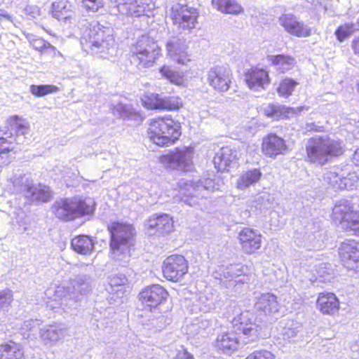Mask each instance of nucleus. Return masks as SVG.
Here are the masks:
<instances>
[{"instance_id":"obj_9","label":"nucleus","mask_w":359,"mask_h":359,"mask_svg":"<svg viewBox=\"0 0 359 359\" xmlns=\"http://www.w3.org/2000/svg\"><path fill=\"white\" fill-rule=\"evenodd\" d=\"M332 219L347 232L359 235V212L346 199L337 201L332 209Z\"/></svg>"},{"instance_id":"obj_53","label":"nucleus","mask_w":359,"mask_h":359,"mask_svg":"<svg viewBox=\"0 0 359 359\" xmlns=\"http://www.w3.org/2000/svg\"><path fill=\"white\" fill-rule=\"evenodd\" d=\"M4 21L13 22V18L6 11L0 10V24Z\"/></svg>"},{"instance_id":"obj_17","label":"nucleus","mask_w":359,"mask_h":359,"mask_svg":"<svg viewBox=\"0 0 359 359\" xmlns=\"http://www.w3.org/2000/svg\"><path fill=\"white\" fill-rule=\"evenodd\" d=\"M278 22L287 33L297 37H308L311 34V28L292 13L281 15Z\"/></svg>"},{"instance_id":"obj_39","label":"nucleus","mask_w":359,"mask_h":359,"mask_svg":"<svg viewBox=\"0 0 359 359\" xmlns=\"http://www.w3.org/2000/svg\"><path fill=\"white\" fill-rule=\"evenodd\" d=\"M27 39L30 45L36 50L42 53H55V48L48 41L41 38H36L32 35L27 36Z\"/></svg>"},{"instance_id":"obj_14","label":"nucleus","mask_w":359,"mask_h":359,"mask_svg":"<svg viewBox=\"0 0 359 359\" xmlns=\"http://www.w3.org/2000/svg\"><path fill=\"white\" fill-rule=\"evenodd\" d=\"M188 49V43L183 37L172 36L166 41L167 55L177 64L187 65L191 61V55Z\"/></svg>"},{"instance_id":"obj_23","label":"nucleus","mask_w":359,"mask_h":359,"mask_svg":"<svg viewBox=\"0 0 359 359\" xmlns=\"http://www.w3.org/2000/svg\"><path fill=\"white\" fill-rule=\"evenodd\" d=\"M257 311L266 316H273L276 318L279 316L280 304L277 297L272 293H262L257 297L255 304Z\"/></svg>"},{"instance_id":"obj_57","label":"nucleus","mask_w":359,"mask_h":359,"mask_svg":"<svg viewBox=\"0 0 359 359\" xmlns=\"http://www.w3.org/2000/svg\"><path fill=\"white\" fill-rule=\"evenodd\" d=\"M353 163L355 165L359 166V148L354 153Z\"/></svg>"},{"instance_id":"obj_13","label":"nucleus","mask_w":359,"mask_h":359,"mask_svg":"<svg viewBox=\"0 0 359 359\" xmlns=\"http://www.w3.org/2000/svg\"><path fill=\"white\" fill-rule=\"evenodd\" d=\"M142 104L149 109L177 110L182 107V100L176 96L148 93L142 99Z\"/></svg>"},{"instance_id":"obj_10","label":"nucleus","mask_w":359,"mask_h":359,"mask_svg":"<svg viewBox=\"0 0 359 359\" xmlns=\"http://www.w3.org/2000/svg\"><path fill=\"white\" fill-rule=\"evenodd\" d=\"M194 149L192 147L177 148L160 158L161 163L166 167L180 171H190L193 167Z\"/></svg>"},{"instance_id":"obj_37","label":"nucleus","mask_w":359,"mask_h":359,"mask_svg":"<svg viewBox=\"0 0 359 359\" xmlns=\"http://www.w3.org/2000/svg\"><path fill=\"white\" fill-rule=\"evenodd\" d=\"M219 272L224 278L232 280L244 273V266L241 264L222 266L219 267Z\"/></svg>"},{"instance_id":"obj_8","label":"nucleus","mask_w":359,"mask_h":359,"mask_svg":"<svg viewBox=\"0 0 359 359\" xmlns=\"http://www.w3.org/2000/svg\"><path fill=\"white\" fill-rule=\"evenodd\" d=\"M53 212L60 219L72 220L93 213V202L90 198L83 200L79 197L66 198L56 202L53 206Z\"/></svg>"},{"instance_id":"obj_41","label":"nucleus","mask_w":359,"mask_h":359,"mask_svg":"<svg viewBox=\"0 0 359 359\" xmlns=\"http://www.w3.org/2000/svg\"><path fill=\"white\" fill-rule=\"evenodd\" d=\"M111 109L114 115L123 119H133L137 115L132 107L123 104H118L114 106Z\"/></svg>"},{"instance_id":"obj_20","label":"nucleus","mask_w":359,"mask_h":359,"mask_svg":"<svg viewBox=\"0 0 359 359\" xmlns=\"http://www.w3.org/2000/svg\"><path fill=\"white\" fill-rule=\"evenodd\" d=\"M168 297L167 291L159 285L147 287L140 293V300L148 308H156Z\"/></svg>"},{"instance_id":"obj_52","label":"nucleus","mask_w":359,"mask_h":359,"mask_svg":"<svg viewBox=\"0 0 359 359\" xmlns=\"http://www.w3.org/2000/svg\"><path fill=\"white\" fill-rule=\"evenodd\" d=\"M84 7L88 11L96 12L103 6L102 0H82Z\"/></svg>"},{"instance_id":"obj_30","label":"nucleus","mask_w":359,"mask_h":359,"mask_svg":"<svg viewBox=\"0 0 359 359\" xmlns=\"http://www.w3.org/2000/svg\"><path fill=\"white\" fill-rule=\"evenodd\" d=\"M0 359H25V356L20 344L10 341L0 345Z\"/></svg>"},{"instance_id":"obj_28","label":"nucleus","mask_w":359,"mask_h":359,"mask_svg":"<svg viewBox=\"0 0 359 359\" xmlns=\"http://www.w3.org/2000/svg\"><path fill=\"white\" fill-rule=\"evenodd\" d=\"M236 151H233L229 147H222L215 154L213 163L218 171L224 172L227 170L231 164L236 163Z\"/></svg>"},{"instance_id":"obj_42","label":"nucleus","mask_w":359,"mask_h":359,"mask_svg":"<svg viewBox=\"0 0 359 359\" xmlns=\"http://www.w3.org/2000/svg\"><path fill=\"white\" fill-rule=\"evenodd\" d=\"M358 185V177L355 172H349L347 176L343 175L341 179H339V190H352Z\"/></svg>"},{"instance_id":"obj_43","label":"nucleus","mask_w":359,"mask_h":359,"mask_svg":"<svg viewBox=\"0 0 359 359\" xmlns=\"http://www.w3.org/2000/svg\"><path fill=\"white\" fill-rule=\"evenodd\" d=\"M342 175L338 172V168H332L326 171L323 175V180L333 189H339V179Z\"/></svg>"},{"instance_id":"obj_25","label":"nucleus","mask_w":359,"mask_h":359,"mask_svg":"<svg viewBox=\"0 0 359 359\" xmlns=\"http://www.w3.org/2000/svg\"><path fill=\"white\" fill-rule=\"evenodd\" d=\"M40 338L46 345L53 346L62 340L67 330L62 325H50L39 328Z\"/></svg>"},{"instance_id":"obj_55","label":"nucleus","mask_w":359,"mask_h":359,"mask_svg":"<svg viewBox=\"0 0 359 359\" xmlns=\"http://www.w3.org/2000/svg\"><path fill=\"white\" fill-rule=\"evenodd\" d=\"M177 359H194V358L187 351H182L178 353Z\"/></svg>"},{"instance_id":"obj_7","label":"nucleus","mask_w":359,"mask_h":359,"mask_svg":"<svg viewBox=\"0 0 359 359\" xmlns=\"http://www.w3.org/2000/svg\"><path fill=\"white\" fill-rule=\"evenodd\" d=\"M161 54V48L151 37L143 35L130 47L132 61L138 69L151 67Z\"/></svg>"},{"instance_id":"obj_29","label":"nucleus","mask_w":359,"mask_h":359,"mask_svg":"<svg viewBox=\"0 0 359 359\" xmlns=\"http://www.w3.org/2000/svg\"><path fill=\"white\" fill-rule=\"evenodd\" d=\"M181 191H187L188 195L191 196V198L195 194V192L201 190H213L215 189V182L212 180L206 178L199 180L198 181L194 182H184L181 180L179 182Z\"/></svg>"},{"instance_id":"obj_24","label":"nucleus","mask_w":359,"mask_h":359,"mask_svg":"<svg viewBox=\"0 0 359 359\" xmlns=\"http://www.w3.org/2000/svg\"><path fill=\"white\" fill-rule=\"evenodd\" d=\"M245 81L248 87L255 91L266 89L270 83L268 72L259 68L248 70L245 75Z\"/></svg>"},{"instance_id":"obj_19","label":"nucleus","mask_w":359,"mask_h":359,"mask_svg":"<svg viewBox=\"0 0 359 359\" xmlns=\"http://www.w3.org/2000/svg\"><path fill=\"white\" fill-rule=\"evenodd\" d=\"M15 133L17 137L14 139L13 137L9 136L6 131L0 130V154L13 151L15 149L13 140L17 144H22L25 142V135L29 131V127L27 123H15Z\"/></svg>"},{"instance_id":"obj_11","label":"nucleus","mask_w":359,"mask_h":359,"mask_svg":"<svg viewBox=\"0 0 359 359\" xmlns=\"http://www.w3.org/2000/svg\"><path fill=\"white\" fill-rule=\"evenodd\" d=\"M13 187L16 191L24 193L25 196L31 202H47L50 198V192L48 187L33 184L32 180L25 175L14 180Z\"/></svg>"},{"instance_id":"obj_33","label":"nucleus","mask_w":359,"mask_h":359,"mask_svg":"<svg viewBox=\"0 0 359 359\" xmlns=\"http://www.w3.org/2000/svg\"><path fill=\"white\" fill-rule=\"evenodd\" d=\"M212 5L223 13L238 15L243 12V7L236 0H212Z\"/></svg>"},{"instance_id":"obj_2","label":"nucleus","mask_w":359,"mask_h":359,"mask_svg":"<svg viewBox=\"0 0 359 359\" xmlns=\"http://www.w3.org/2000/svg\"><path fill=\"white\" fill-rule=\"evenodd\" d=\"M82 49L88 53L102 58H110L117 53L114 29L104 27L97 21L88 23L80 39Z\"/></svg>"},{"instance_id":"obj_34","label":"nucleus","mask_w":359,"mask_h":359,"mask_svg":"<svg viewBox=\"0 0 359 359\" xmlns=\"http://www.w3.org/2000/svg\"><path fill=\"white\" fill-rule=\"evenodd\" d=\"M264 114L269 118L279 120L289 118L291 115L295 114V110L292 108L272 104L264 108Z\"/></svg>"},{"instance_id":"obj_58","label":"nucleus","mask_w":359,"mask_h":359,"mask_svg":"<svg viewBox=\"0 0 359 359\" xmlns=\"http://www.w3.org/2000/svg\"><path fill=\"white\" fill-rule=\"evenodd\" d=\"M191 200H192V198H191V199H190V201H188L187 200H184V202H185V203H188L190 206H193V205H194L195 203H194H194H192V202L191 201Z\"/></svg>"},{"instance_id":"obj_51","label":"nucleus","mask_w":359,"mask_h":359,"mask_svg":"<svg viewBox=\"0 0 359 359\" xmlns=\"http://www.w3.org/2000/svg\"><path fill=\"white\" fill-rule=\"evenodd\" d=\"M41 325L40 320L35 319H29L25 320L22 325L21 330L23 332V334H25V332H34Z\"/></svg>"},{"instance_id":"obj_16","label":"nucleus","mask_w":359,"mask_h":359,"mask_svg":"<svg viewBox=\"0 0 359 359\" xmlns=\"http://www.w3.org/2000/svg\"><path fill=\"white\" fill-rule=\"evenodd\" d=\"M339 256L346 268L359 270V243L353 240L343 242L339 248Z\"/></svg>"},{"instance_id":"obj_35","label":"nucleus","mask_w":359,"mask_h":359,"mask_svg":"<svg viewBox=\"0 0 359 359\" xmlns=\"http://www.w3.org/2000/svg\"><path fill=\"white\" fill-rule=\"evenodd\" d=\"M73 250L81 255H88L94 249V243L88 236L81 235L74 238L71 242Z\"/></svg>"},{"instance_id":"obj_26","label":"nucleus","mask_w":359,"mask_h":359,"mask_svg":"<svg viewBox=\"0 0 359 359\" xmlns=\"http://www.w3.org/2000/svg\"><path fill=\"white\" fill-rule=\"evenodd\" d=\"M148 229L155 230L160 234L168 233L173 230V221L167 214L155 215L151 217L146 224Z\"/></svg>"},{"instance_id":"obj_12","label":"nucleus","mask_w":359,"mask_h":359,"mask_svg":"<svg viewBox=\"0 0 359 359\" xmlns=\"http://www.w3.org/2000/svg\"><path fill=\"white\" fill-rule=\"evenodd\" d=\"M198 15L195 8L180 4H174L170 11L172 23L178 29L184 30H191L195 28Z\"/></svg>"},{"instance_id":"obj_47","label":"nucleus","mask_w":359,"mask_h":359,"mask_svg":"<svg viewBox=\"0 0 359 359\" xmlns=\"http://www.w3.org/2000/svg\"><path fill=\"white\" fill-rule=\"evenodd\" d=\"M13 301V294L9 290L0 292V311H8Z\"/></svg>"},{"instance_id":"obj_4","label":"nucleus","mask_w":359,"mask_h":359,"mask_svg":"<svg viewBox=\"0 0 359 359\" xmlns=\"http://www.w3.org/2000/svg\"><path fill=\"white\" fill-rule=\"evenodd\" d=\"M108 229L111 233V257L119 265L126 266L130 261L135 229L130 224L120 222L111 224Z\"/></svg>"},{"instance_id":"obj_59","label":"nucleus","mask_w":359,"mask_h":359,"mask_svg":"<svg viewBox=\"0 0 359 359\" xmlns=\"http://www.w3.org/2000/svg\"><path fill=\"white\" fill-rule=\"evenodd\" d=\"M235 281L236 282H242V283H243V282L245 281V276H243L242 278H239L238 280H236Z\"/></svg>"},{"instance_id":"obj_50","label":"nucleus","mask_w":359,"mask_h":359,"mask_svg":"<svg viewBox=\"0 0 359 359\" xmlns=\"http://www.w3.org/2000/svg\"><path fill=\"white\" fill-rule=\"evenodd\" d=\"M127 280L126 276L123 274L115 275L108 278V283L112 291L114 290V287L124 285Z\"/></svg>"},{"instance_id":"obj_40","label":"nucleus","mask_w":359,"mask_h":359,"mask_svg":"<svg viewBox=\"0 0 359 359\" xmlns=\"http://www.w3.org/2000/svg\"><path fill=\"white\" fill-rule=\"evenodd\" d=\"M298 83L292 79H285L280 82L277 88L278 93L280 96L288 97L292 94L295 87Z\"/></svg>"},{"instance_id":"obj_60","label":"nucleus","mask_w":359,"mask_h":359,"mask_svg":"<svg viewBox=\"0 0 359 359\" xmlns=\"http://www.w3.org/2000/svg\"><path fill=\"white\" fill-rule=\"evenodd\" d=\"M358 22V25L359 26V18L358 19V22Z\"/></svg>"},{"instance_id":"obj_3","label":"nucleus","mask_w":359,"mask_h":359,"mask_svg":"<svg viewBox=\"0 0 359 359\" xmlns=\"http://www.w3.org/2000/svg\"><path fill=\"white\" fill-rule=\"evenodd\" d=\"M93 288V280L90 276L81 274L69 281L67 286L58 285L48 288L45 295L48 299L54 301H60L59 304L63 310H66L68 305L74 304L78 294H85Z\"/></svg>"},{"instance_id":"obj_27","label":"nucleus","mask_w":359,"mask_h":359,"mask_svg":"<svg viewBox=\"0 0 359 359\" xmlns=\"http://www.w3.org/2000/svg\"><path fill=\"white\" fill-rule=\"evenodd\" d=\"M317 308L323 314L334 315L339 311V302L334 293H320L317 299Z\"/></svg>"},{"instance_id":"obj_36","label":"nucleus","mask_w":359,"mask_h":359,"mask_svg":"<svg viewBox=\"0 0 359 359\" xmlns=\"http://www.w3.org/2000/svg\"><path fill=\"white\" fill-rule=\"evenodd\" d=\"M262 177L258 169H252L243 172L237 181V188L241 190L248 188L257 183Z\"/></svg>"},{"instance_id":"obj_1","label":"nucleus","mask_w":359,"mask_h":359,"mask_svg":"<svg viewBox=\"0 0 359 359\" xmlns=\"http://www.w3.org/2000/svg\"><path fill=\"white\" fill-rule=\"evenodd\" d=\"M234 332L219 334L215 341L217 348L225 353L236 351L241 346L258 340L262 327L249 311L243 312L232 321Z\"/></svg>"},{"instance_id":"obj_18","label":"nucleus","mask_w":359,"mask_h":359,"mask_svg":"<svg viewBox=\"0 0 359 359\" xmlns=\"http://www.w3.org/2000/svg\"><path fill=\"white\" fill-rule=\"evenodd\" d=\"M231 79L229 68L219 66L211 68L208 73V82L214 89L220 92L229 90Z\"/></svg>"},{"instance_id":"obj_15","label":"nucleus","mask_w":359,"mask_h":359,"mask_svg":"<svg viewBox=\"0 0 359 359\" xmlns=\"http://www.w3.org/2000/svg\"><path fill=\"white\" fill-rule=\"evenodd\" d=\"M188 271V264L182 255H171L163 262V272L169 280L178 281Z\"/></svg>"},{"instance_id":"obj_5","label":"nucleus","mask_w":359,"mask_h":359,"mask_svg":"<svg viewBox=\"0 0 359 359\" xmlns=\"http://www.w3.org/2000/svg\"><path fill=\"white\" fill-rule=\"evenodd\" d=\"M306 159L311 163L323 165L332 157L342 154L341 142L327 136L310 138L306 145Z\"/></svg>"},{"instance_id":"obj_6","label":"nucleus","mask_w":359,"mask_h":359,"mask_svg":"<svg viewBox=\"0 0 359 359\" xmlns=\"http://www.w3.org/2000/svg\"><path fill=\"white\" fill-rule=\"evenodd\" d=\"M180 128V123L170 118H158L150 123L148 135L156 145L169 146L181 135Z\"/></svg>"},{"instance_id":"obj_46","label":"nucleus","mask_w":359,"mask_h":359,"mask_svg":"<svg viewBox=\"0 0 359 359\" xmlns=\"http://www.w3.org/2000/svg\"><path fill=\"white\" fill-rule=\"evenodd\" d=\"M355 31V25L352 22H347L339 26L335 31L337 39L339 41H343L349 37Z\"/></svg>"},{"instance_id":"obj_54","label":"nucleus","mask_w":359,"mask_h":359,"mask_svg":"<svg viewBox=\"0 0 359 359\" xmlns=\"http://www.w3.org/2000/svg\"><path fill=\"white\" fill-rule=\"evenodd\" d=\"M351 47L355 55L359 56V36L353 40Z\"/></svg>"},{"instance_id":"obj_32","label":"nucleus","mask_w":359,"mask_h":359,"mask_svg":"<svg viewBox=\"0 0 359 359\" xmlns=\"http://www.w3.org/2000/svg\"><path fill=\"white\" fill-rule=\"evenodd\" d=\"M267 60L280 73L289 71L296 63L295 59L293 57L285 55H268Z\"/></svg>"},{"instance_id":"obj_44","label":"nucleus","mask_w":359,"mask_h":359,"mask_svg":"<svg viewBox=\"0 0 359 359\" xmlns=\"http://www.w3.org/2000/svg\"><path fill=\"white\" fill-rule=\"evenodd\" d=\"M159 72L162 77L168 79L170 82L177 85L182 83V78L180 74L174 71L170 66L163 65L160 68Z\"/></svg>"},{"instance_id":"obj_48","label":"nucleus","mask_w":359,"mask_h":359,"mask_svg":"<svg viewBox=\"0 0 359 359\" xmlns=\"http://www.w3.org/2000/svg\"><path fill=\"white\" fill-rule=\"evenodd\" d=\"M301 326L298 324L292 323L290 326L284 327L281 331L283 339L290 341L295 337L299 332V328Z\"/></svg>"},{"instance_id":"obj_21","label":"nucleus","mask_w":359,"mask_h":359,"mask_svg":"<svg viewBox=\"0 0 359 359\" xmlns=\"http://www.w3.org/2000/svg\"><path fill=\"white\" fill-rule=\"evenodd\" d=\"M238 239L243 252L252 255L262 245V235L257 231L250 228H244L238 233Z\"/></svg>"},{"instance_id":"obj_45","label":"nucleus","mask_w":359,"mask_h":359,"mask_svg":"<svg viewBox=\"0 0 359 359\" xmlns=\"http://www.w3.org/2000/svg\"><path fill=\"white\" fill-rule=\"evenodd\" d=\"M59 88L53 85H32L30 86V92L32 94L41 97L49 93H56Z\"/></svg>"},{"instance_id":"obj_31","label":"nucleus","mask_w":359,"mask_h":359,"mask_svg":"<svg viewBox=\"0 0 359 359\" xmlns=\"http://www.w3.org/2000/svg\"><path fill=\"white\" fill-rule=\"evenodd\" d=\"M72 6L67 0H59L52 4V15L58 20L71 19L74 15Z\"/></svg>"},{"instance_id":"obj_56","label":"nucleus","mask_w":359,"mask_h":359,"mask_svg":"<svg viewBox=\"0 0 359 359\" xmlns=\"http://www.w3.org/2000/svg\"><path fill=\"white\" fill-rule=\"evenodd\" d=\"M320 126H316L313 123L306 124L305 128L307 131H320Z\"/></svg>"},{"instance_id":"obj_38","label":"nucleus","mask_w":359,"mask_h":359,"mask_svg":"<svg viewBox=\"0 0 359 359\" xmlns=\"http://www.w3.org/2000/svg\"><path fill=\"white\" fill-rule=\"evenodd\" d=\"M211 324L212 322L205 317L197 318L194 321V323L189 325V334L192 335H201L202 337H205L206 330L211 326Z\"/></svg>"},{"instance_id":"obj_22","label":"nucleus","mask_w":359,"mask_h":359,"mask_svg":"<svg viewBox=\"0 0 359 359\" xmlns=\"http://www.w3.org/2000/svg\"><path fill=\"white\" fill-rule=\"evenodd\" d=\"M262 151L270 158H276L278 155H285L288 147L285 140L274 133H270L263 139Z\"/></svg>"},{"instance_id":"obj_49","label":"nucleus","mask_w":359,"mask_h":359,"mask_svg":"<svg viewBox=\"0 0 359 359\" xmlns=\"http://www.w3.org/2000/svg\"><path fill=\"white\" fill-rule=\"evenodd\" d=\"M275 355L269 351H255L248 355L245 359H275Z\"/></svg>"}]
</instances>
